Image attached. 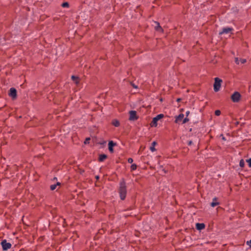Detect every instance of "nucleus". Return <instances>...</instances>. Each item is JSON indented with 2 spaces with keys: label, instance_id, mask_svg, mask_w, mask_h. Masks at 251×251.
<instances>
[{
  "label": "nucleus",
  "instance_id": "obj_1",
  "mask_svg": "<svg viewBox=\"0 0 251 251\" xmlns=\"http://www.w3.org/2000/svg\"><path fill=\"white\" fill-rule=\"evenodd\" d=\"M126 183L124 179H123L120 182L119 187V195L122 200H124L126 199Z\"/></svg>",
  "mask_w": 251,
  "mask_h": 251
},
{
  "label": "nucleus",
  "instance_id": "obj_2",
  "mask_svg": "<svg viewBox=\"0 0 251 251\" xmlns=\"http://www.w3.org/2000/svg\"><path fill=\"white\" fill-rule=\"evenodd\" d=\"M222 80L218 77L215 78V83L214 84V90L215 92H218L221 87Z\"/></svg>",
  "mask_w": 251,
  "mask_h": 251
},
{
  "label": "nucleus",
  "instance_id": "obj_3",
  "mask_svg": "<svg viewBox=\"0 0 251 251\" xmlns=\"http://www.w3.org/2000/svg\"><path fill=\"white\" fill-rule=\"evenodd\" d=\"M129 120L130 121H135L138 119V116L137 115V112L135 110L130 111L129 112Z\"/></svg>",
  "mask_w": 251,
  "mask_h": 251
},
{
  "label": "nucleus",
  "instance_id": "obj_4",
  "mask_svg": "<svg viewBox=\"0 0 251 251\" xmlns=\"http://www.w3.org/2000/svg\"><path fill=\"white\" fill-rule=\"evenodd\" d=\"M164 117V115L163 114H160L156 116L155 117L153 118L152 124V126L156 127L157 126V121Z\"/></svg>",
  "mask_w": 251,
  "mask_h": 251
},
{
  "label": "nucleus",
  "instance_id": "obj_5",
  "mask_svg": "<svg viewBox=\"0 0 251 251\" xmlns=\"http://www.w3.org/2000/svg\"><path fill=\"white\" fill-rule=\"evenodd\" d=\"M241 98L240 94L238 92H235L231 95V100L234 102H237L239 101Z\"/></svg>",
  "mask_w": 251,
  "mask_h": 251
},
{
  "label": "nucleus",
  "instance_id": "obj_6",
  "mask_svg": "<svg viewBox=\"0 0 251 251\" xmlns=\"http://www.w3.org/2000/svg\"><path fill=\"white\" fill-rule=\"evenodd\" d=\"M1 245L2 246V250L3 251H6L11 247V243L7 242L5 239L2 241Z\"/></svg>",
  "mask_w": 251,
  "mask_h": 251
},
{
  "label": "nucleus",
  "instance_id": "obj_7",
  "mask_svg": "<svg viewBox=\"0 0 251 251\" xmlns=\"http://www.w3.org/2000/svg\"><path fill=\"white\" fill-rule=\"evenodd\" d=\"M9 96L14 100L17 98V90L14 87H11L9 90Z\"/></svg>",
  "mask_w": 251,
  "mask_h": 251
},
{
  "label": "nucleus",
  "instance_id": "obj_8",
  "mask_svg": "<svg viewBox=\"0 0 251 251\" xmlns=\"http://www.w3.org/2000/svg\"><path fill=\"white\" fill-rule=\"evenodd\" d=\"M116 145V143L113 141H110L108 143V150L111 153L114 152L113 147Z\"/></svg>",
  "mask_w": 251,
  "mask_h": 251
},
{
  "label": "nucleus",
  "instance_id": "obj_9",
  "mask_svg": "<svg viewBox=\"0 0 251 251\" xmlns=\"http://www.w3.org/2000/svg\"><path fill=\"white\" fill-rule=\"evenodd\" d=\"M247 61L246 59H244V58H238V57H236L235 58V63L239 65L240 64H244L245 63H246Z\"/></svg>",
  "mask_w": 251,
  "mask_h": 251
},
{
  "label": "nucleus",
  "instance_id": "obj_10",
  "mask_svg": "<svg viewBox=\"0 0 251 251\" xmlns=\"http://www.w3.org/2000/svg\"><path fill=\"white\" fill-rule=\"evenodd\" d=\"M184 116V115L182 113L179 114L178 116H176V120H175V123H179L183 119Z\"/></svg>",
  "mask_w": 251,
  "mask_h": 251
},
{
  "label": "nucleus",
  "instance_id": "obj_11",
  "mask_svg": "<svg viewBox=\"0 0 251 251\" xmlns=\"http://www.w3.org/2000/svg\"><path fill=\"white\" fill-rule=\"evenodd\" d=\"M232 30V28H230V27H224L223 28L222 31L220 32V34H222L224 33H226V34L228 33Z\"/></svg>",
  "mask_w": 251,
  "mask_h": 251
},
{
  "label": "nucleus",
  "instance_id": "obj_12",
  "mask_svg": "<svg viewBox=\"0 0 251 251\" xmlns=\"http://www.w3.org/2000/svg\"><path fill=\"white\" fill-rule=\"evenodd\" d=\"M154 23L156 24V25L154 27L155 30L158 31H160V32H163V30L162 28L161 27V26L160 25L159 23L157 22H154Z\"/></svg>",
  "mask_w": 251,
  "mask_h": 251
},
{
  "label": "nucleus",
  "instance_id": "obj_13",
  "mask_svg": "<svg viewBox=\"0 0 251 251\" xmlns=\"http://www.w3.org/2000/svg\"><path fill=\"white\" fill-rule=\"evenodd\" d=\"M220 203L217 201V198L216 197H214L212 200V202L211 203V206L214 207L218 205Z\"/></svg>",
  "mask_w": 251,
  "mask_h": 251
},
{
  "label": "nucleus",
  "instance_id": "obj_14",
  "mask_svg": "<svg viewBox=\"0 0 251 251\" xmlns=\"http://www.w3.org/2000/svg\"><path fill=\"white\" fill-rule=\"evenodd\" d=\"M205 227V225L203 223H197L196 228L198 230H201Z\"/></svg>",
  "mask_w": 251,
  "mask_h": 251
},
{
  "label": "nucleus",
  "instance_id": "obj_15",
  "mask_svg": "<svg viewBox=\"0 0 251 251\" xmlns=\"http://www.w3.org/2000/svg\"><path fill=\"white\" fill-rule=\"evenodd\" d=\"M107 158V155L104 154H100L99 158V160L100 162H102Z\"/></svg>",
  "mask_w": 251,
  "mask_h": 251
},
{
  "label": "nucleus",
  "instance_id": "obj_16",
  "mask_svg": "<svg viewBox=\"0 0 251 251\" xmlns=\"http://www.w3.org/2000/svg\"><path fill=\"white\" fill-rule=\"evenodd\" d=\"M156 145V142L155 141H153L151 146L150 147V149L151 152H154L156 151V149L154 148V146Z\"/></svg>",
  "mask_w": 251,
  "mask_h": 251
},
{
  "label": "nucleus",
  "instance_id": "obj_17",
  "mask_svg": "<svg viewBox=\"0 0 251 251\" xmlns=\"http://www.w3.org/2000/svg\"><path fill=\"white\" fill-rule=\"evenodd\" d=\"M72 80L75 82L76 84L79 83V78L77 76H75V75H72L71 77Z\"/></svg>",
  "mask_w": 251,
  "mask_h": 251
},
{
  "label": "nucleus",
  "instance_id": "obj_18",
  "mask_svg": "<svg viewBox=\"0 0 251 251\" xmlns=\"http://www.w3.org/2000/svg\"><path fill=\"white\" fill-rule=\"evenodd\" d=\"M112 125L116 127H118L120 126V122L117 120H114L112 121Z\"/></svg>",
  "mask_w": 251,
  "mask_h": 251
},
{
  "label": "nucleus",
  "instance_id": "obj_19",
  "mask_svg": "<svg viewBox=\"0 0 251 251\" xmlns=\"http://www.w3.org/2000/svg\"><path fill=\"white\" fill-rule=\"evenodd\" d=\"M239 166L240 167L243 168L245 166V162H244V161L243 159H241L240 160V162H239Z\"/></svg>",
  "mask_w": 251,
  "mask_h": 251
},
{
  "label": "nucleus",
  "instance_id": "obj_20",
  "mask_svg": "<svg viewBox=\"0 0 251 251\" xmlns=\"http://www.w3.org/2000/svg\"><path fill=\"white\" fill-rule=\"evenodd\" d=\"M137 168V166L135 164H133L131 165V170H135Z\"/></svg>",
  "mask_w": 251,
  "mask_h": 251
},
{
  "label": "nucleus",
  "instance_id": "obj_21",
  "mask_svg": "<svg viewBox=\"0 0 251 251\" xmlns=\"http://www.w3.org/2000/svg\"><path fill=\"white\" fill-rule=\"evenodd\" d=\"M62 6L63 7H69V3L68 2H64V3H63L62 4Z\"/></svg>",
  "mask_w": 251,
  "mask_h": 251
},
{
  "label": "nucleus",
  "instance_id": "obj_22",
  "mask_svg": "<svg viewBox=\"0 0 251 251\" xmlns=\"http://www.w3.org/2000/svg\"><path fill=\"white\" fill-rule=\"evenodd\" d=\"M56 185H55V184L51 185L50 186V189L51 190H54L56 189Z\"/></svg>",
  "mask_w": 251,
  "mask_h": 251
},
{
  "label": "nucleus",
  "instance_id": "obj_23",
  "mask_svg": "<svg viewBox=\"0 0 251 251\" xmlns=\"http://www.w3.org/2000/svg\"><path fill=\"white\" fill-rule=\"evenodd\" d=\"M221 111L220 110H216L215 111V114L216 115V116H220V114H221Z\"/></svg>",
  "mask_w": 251,
  "mask_h": 251
},
{
  "label": "nucleus",
  "instance_id": "obj_24",
  "mask_svg": "<svg viewBox=\"0 0 251 251\" xmlns=\"http://www.w3.org/2000/svg\"><path fill=\"white\" fill-rule=\"evenodd\" d=\"M189 121V119L187 118V117H185L183 120V121H182V124H185L186 123H187V122H188Z\"/></svg>",
  "mask_w": 251,
  "mask_h": 251
},
{
  "label": "nucleus",
  "instance_id": "obj_25",
  "mask_svg": "<svg viewBox=\"0 0 251 251\" xmlns=\"http://www.w3.org/2000/svg\"><path fill=\"white\" fill-rule=\"evenodd\" d=\"M247 162L248 163L249 166L250 167H251V158H250L249 159L247 160Z\"/></svg>",
  "mask_w": 251,
  "mask_h": 251
},
{
  "label": "nucleus",
  "instance_id": "obj_26",
  "mask_svg": "<svg viewBox=\"0 0 251 251\" xmlns=\"http://www.w3.org/2000/svg\"><path fill=\"white\" fill-rule=\"evenodd\" d=\"M127 161L129 163H132L133 161L132 158H129Z\"/></svg>",
  "mask_w": 251,
  "mask_h": 251
},
{
  "label": "nucleus",
  "instance_id": "obj_27",
  "mask_svg": "<svg viewBox=\"0 0 251 251\" xmlns=\"http://www.w3.org/2000/svg\"><path fill=\"white\" fill-rule=\"evenodd\" d=\"M90 138H87L86 139H85V141H84V144H87V143H89V141L90 140Z\"/></svg>",
  "mask_w": 251,
  "mask_h": 251
},
{
  "label": "nucleus",
  "instance_id": "obj_28",
  "mask_svg": "<svg viewBox=\"0 0 251 251\" xmlns=\"http://www.w3.org/2000/svg\"><path fill=\"white\" fill-rule=\"evenodd\" d=\"M247 244L251 248V239L250 241H248Z\"/></svg>",
  "mask_w": 251,
  "mask_h": 251
},
{
  "label": "nucleus",
  "instance_id": "obj_29",
  "mask_svg": "<svg viewBox=\"0 0 251 251\" xmlns=\"http://www.w3.org/2000/svg\"><path fill=\"white\" fill-rule=\"evenodd\" d=\"M221 137H222V140L225 141L226 139V138L224 137V136L223 135V134H221L220 135Z\"/></svg>",
  "mask_w": 251,
  "mask_h": 251
},
{
  "label": "nucleus",
  "instance_id": "obj_30",
  "mask_svg": "<svg viewBox=\"0 0 251 251\" xmlns=\"http://www.w3.org/2000/svg\"><path fill=\"white\" fill-rule=\"evenodd\" d=\"M189 113H190V111H187L186 112V117H187L189 115Z\"/></svg>",
  "mask_w": 251,
  "mask_h": 251
},
{
  "label": "nucleus",
  "instance_id": "obj_31",
  "mask_svg": "<svg viewBox=\"0 0 251 251\" xmlns=\"http://www.w3.org/2000/svg\"><path fill=\"white\" fill-rule=\"evenodd\" d=\"M192 143H193V142L192 141H190L188 142V145H191L192 144Z\"/></svg>",
  "mask_w": 251,
  "mask_h": 251
},
{
  "label": "nucleus",
  "instance_id": "obj_32",
  "mask_svg": "<svg viewBox=\"0 0 251 251\" xmlns=\"http://www.w3.org/2000/svg\"><path fill=\"white\" fill-rule=\"evenodd\" d=\"M60 184V183L58 182L56 183V184H55V185H56V186H58V185H59Z\"/></svg>",
  "mask_w": 251,
  "mask_h": 251
},
{
  "label": "nucleus",
  "instance_id": "obj_33",
  "mask_svg": "<svg viewBox=\"0 0 251 251\" xmlns=\"http://www.w3.org/2000/svg\"><path fill=\"white\" fill-rule=\"evenodd\" d=\"M180 100V99H177V101H179Z\"/></svg>",
  "mask_w": 251,
  "mask_h": 251
},
{
  "label": "nucleus",
  "instance_id": "obj_34",
  "mask_svg": "<svg viewBox=\"0 0 251 251\" xmlns=\"http://www.w3.org/2000/svg\"><path fill=\"white\" fill-rule=\"evenodd\" d=\"M162 170L164 171L165 173H166V171L164 169H163Z\"/></svg>",
  "mask_w": 251,
  "mask_h": 251
}]
</instances>
